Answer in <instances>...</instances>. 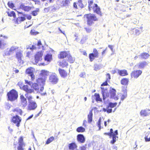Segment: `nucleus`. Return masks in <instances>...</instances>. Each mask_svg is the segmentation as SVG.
Returning a JSON list of instances; mask_svg holds the SVG:
<instances>
[{"mask_svg": "<svg viewBox=\"0 0 150 150\" xmlns=\"http://www.w3.org/2000/svg\"><path fill=\"white\" fill-rule=\"evenodd\" d=\"M102 93L103 97V100H104L107 97L113 98L115 100H117L118 99V97L116 95V90L112 88L110 90V93L109 94L108 93V90L104 88H101Z\"/></svg>", "mask_w": 150, "mask_h": 150, "instance_id": "obj_1", "label": "nucleus"}, {"mask_svg": "<svg viewBox=\"0 0 150 150\" xmlns=\"http://www.w3.org/2000/svg\"><path fill=\"white\" fill-rule=\"evenodd\" d=\"M23 88V90L25 91L26 93L25 94V96L27 98L29 103L33 101L32 100L33 99V97L31 94L33 92V90L29 88V87L27 85L24 86Z\"/></svg>", "mask_w": 150, "mask_h": 150, "instance_id": "obj_2", "label": "nucleus"}, {"mask_svg": "<svg viewBox=\"0 0 150 150\" xmlns=\"http://www.w3.org/2000/svg\"><path fill=\"white\" fill-rule=\"evenodd\" d=\"M9 100L12 101L17 99L18 97V93L15 90H12L7 93Z\"/></svg>", "mask_w": 150, "mask_h": 150, "instance_id": "obj_3", "label": "nucleus"}, {"mask_svg": "<svg viewBox=\"0 0 150 150\" xmlns=\"http://www.w3.org/2000/svg\"><path fill=\"white\" fill-rule=\"evenodd\" d=\"M86 18L87 19V23L91 25L93 22L98 20V18L93 14L90 13L86 15Z\"/></svg>", "mask_w": 150, "mask_h": 150, "instance_id": "obj_4", "label": "nucleus"}, {"mask_svg": "<svg viewBox=\"0 0 150 150\" xmlns=\"http://www.w3.org/2000/svg\"><path fill=\"white\" fill-rule=\"evenodd\" d=\"M34 71L35 69L32 67L28 68L26 70V73L28 74L29 76H30L32 80H34L35 78V76L33 74Z\"/></svg>", "mask_w": 150, "mask_h": 150, "instance_id": "obj_5", "label": "nucleus"}, {"mask_svg": "<svg viewBox=\"0 0 150 150\" xmlns=\"http://www.w3.org/2000/svg\"><path fill=\"white\" fill-rule=\"evenodd\" d=\"M142 72L140 70H134L132 71L131 74V78H134V79H137L139 76H140Z\"/></svg>", "mask_w": 150, "mask_h": 150, "instance_id": "obj_6", "label": "nucleus"}, {"mask_svg": "<svg viewBox=\"0 0 150 150\" xmlns=\"http://www.w3.org/2000/svg\"><path fill=\"white\" fill-rule=\"evenodd\" d=\"M23 56L22 52L19 51L16 53V57L18 60V62L20 64V65L23 63V61L22 59Z\"/></svg>", "mask_w": 150, "mask_h": 150, "instance_id": "obj_7", "label": "nucleus"}, {"mask_svg": "<svg viewBox=\"0 0 150 150\" xmlns=\"http://www.w3.org/2000/svg\"><path fill=\"white\" fill-rule=\"evenodd\" d=\"M43 54V52L42 51L37 52L35 56V62L36 64L39 61L42 59V57Z\"/></svg>", "mask_w": 150, "mask_h": 150, "instance_id": "obj_8", "label": "nucleus"}, {"mask_svg": "<svg viewBox=\"0 0 150 150\" xmlns=\"http://www.w3.org/2000/svg\"><path fill=\"white\" fill-rule=\"evenodd\" d=\"M21 118L19 116L16 115L15 116H13L12 118V121L15 124H16V126L19 127L20 125V123L21 121Z\"/></svg>", "mask_w": 150, "mask_h": 150, "instance_id": "obj_9", "label": "nucleus"}, {"mask_svg": "<svg viewBox=\"0 0 150 150\" xmlns=\"http://www.w3.org/2000/svg\"><path fill=\"white\" fill-rule=\"evenodd\" d=\"M58 79L55 74L51 75L49 78V81L54 84H56L58 82Z\"/></svg>", "mask_w": 150, "mask_h": 150, "instance_id": "obj_10", "label": "nucleus"}, {"mask_svg": "<svg viewBox=\"0 0 150 150\" xmlns=\"http://www.w3.org/2000/svg\"><path fill=\"white\" fill-rule=\"evenodd\" d=\"M93 53L90 54L89 55V58L91 62L94 59V57H98V52L96 48L93 49Z\"/></svg>", "mask_w": 150, "mask_h": 150, "instance_id": "obj_11", "label": "nucleus"}, {"mask_svg": "<svg viewBox=\"0 0 150 150\" xmlns=\"http://www.w3.org/2000/svg\"><path fill=\"white\" fill-rule=\"evenodd\" d=\"M93 9L94 13L100 16H102V13L100 11V8L96 4H94V6H93Z\"/></svg>", "mask_w": 150, "mask_h": 150, "instance_id": "obj_12", "label": "nucleus"}, {"mask_svg": "<svg viewBox=\"0 0 150 150\" xmlns=\"http://www.w3.org/2000/svg\"><path fill=\"white\" fill-rule=\"evenodd\" d=\"M141 116L143 117H146L150 115V110L146 109L142 110L140 112Z\"/></svg>", "mask_w": 150, "mask_h": 150, "instance_id": "obj_13", "label": "nucleus"}, {"mask_svg": "<svg viewBox=\"0 0 150 150\" xmlns=\"http://www.w3.org/2000/svg\"><path fill=\"white\" fill-rule=\"evenodd\" d=\"M37 104L34 101L31 102L29 103L28 109L29 110H34L37 107Z\"/></svg>", "mask_w": 150, "mask_h": 150, "instance_id": "obj_14", "label": "nucleus"}, {"mask_svg": "<svg viewBox=\"0 0 150 150\" xmlns=\"http://www.w3.org/2000/svg\"><path fill=\"white\" fill-rule=\"evenodd\" d=\"M20 99L21 105L23 107H25L27 104L26 98L23 95H22L20 96Z\"/></svg>", "mask_w": 150, "mask_h": 150, "instance_id": "obj_15", "label": "nucleus"}, {"mask_svg": "<svg viewBox=\"0 0 150 150\" xmlns=\"http://www.w3.org/2000/svg\"><path fill=\"white\" fill-rule=\"evenodd\" d=\"M46 79L45 77H41L38 78L37 79V83L41 86L45 85Z\"/></svg>", "mask_w": 150, "mask_h": 150, "instance_id": "obj_16", "label": "nucleus"}, {"mask_svg": "<svg viewBox=\"0 0 150 150\" xmlns=\"http://www.w3.org/2000/svg\"><path fill=\"white\" fill-rule=\"evenodd\" d=\"M58 71L61 77L65 78L67 76V73L64 70L59 68L58 69Z\"/></svg>", "mask_w": 150, "mask_h": 150, "instance_id": "obj_17", "label": "nucleus"}, {"mask_svg": "<svg viewBox=\"0 0 150 150\" xmlns=\"http://www.w3.org/2000/svg\"><path fill=\"white\" fill-rule=\"evenodd\" d=\"M148 65V63L145 61L141 62L137 64L139 68L140 69H143Z\"/></svg>", "mask_w": 150, "mask_h": 150, "instance_id": "obj_18", "label": "nucleus"}, {"mask_svg": "<svg viewBox=\"0 0 150 150\" xmlns=\"http://www.w3.org/2000/svg\"><path fill=\"white\" fill-rule=\"evenodd\" d=\"M78 141L81 143H84L85 141L84 137L82 134H79L77 136Z\"/></svg>", "mask_w": 150, "mask_h": 150, "instance_id": "obj_19", "label": "nucleus"}, {"mask_svg": "<svg viewBox=\"0 0 150 150\" xmlns=\"http://www.w3.org/2000/svg\"><path fill=\"white\" fill-rule=\"evenodd\" d=\"M40 74L42 77H45L46 79L47 76L49 75V72L47 70H42Z\"/></svg>", "mask_w": 150, "mask_h": 150, "instance_id": "obj_20", "label": "nucleus"}, {"mask_svg": "<svg viewBox=\"0 0 150 150\" xmlns=\"http://www.w3.org/2000/svg\"><path fill=\"white\" fill-rule=\"evenodd\" d=\"M140 56L141 59H147L149 57L150 55L147 53L144 52L141 53Z\"/></svg>", "mask_w": 150, "mask_h": 150, "instance_id": "obj_21", "label": "nucleus"}, {"mask_svg": "<svg viewBox=\"0 0 150 150\" xmlns=\"http://www.w3.org/2000/svg\"><path fill=\"white\" fill-rule=\"evenodd\" d=\"M69 52H61L58 55V57L60 58H63L66 56L67 57Z\"/></svg>", "mask_w": 150, "mask_h": 150, "instance_id": "obj_22", "label": "nucleus"}, {"mask_svg": "<svg viewBox=\"0 0 150 150\" xmlns=\"http://www.w3.org/2000/svg\"><path fill=\"white\" fill-rule=\"evenodd\" d=\"M20 7L21 8L24 10L25 11H28L31 9V7L29 6H26L22 4L20 6Z\"/></svg>", "mask_w": 150, "mask_h": 150, "instance_id": "obj_23", "label": "nucleus"}, {"mask_svg": "<svg viewBox=\"0 0 150 150\" xmlns=\"http://www.w3.org/2000/svg\"><path fill=\"white\" fill-rule=\"evenodd\" d=\"M117 71L118 73L120 76H125L128 74L127 71L126 70H117Z\"/></svg>", "mask_w": 150, "mask_h": 150, "instance_id": "obj_24", "label": "nucleus"}, {"mask_svg": "<svg viewBox=\"0 0 150 150\" xmlns=\"http://www.w3.org/2000/svg\"><path fill=\"white\" fill-rule=\"evenodd\" d=\"M144 139L146 142L150 141V132H146L144 137Z\"/></svg>", "mask_w": 150, "mask_h": 150, "instance_id": "obj_25", "label": "nucleus"}, {"mask_svg": "<svg viewBox=\"0 0 150 150\" xmlns=\"http://www.w3.org/2000/svg\"><path fill=\"white\" fill-rule=\"evenodd\" d=\"M124 93L122 94L121 99V100H123L127 97V91L126 89L125 88L123 90Z\"/></svg>", "mask_w": 150, "mask_h": 150, "instance_id": "obj_26", "label": "nucleus"}, {"mask_svg": "<svg viewBox=\"0 0 150 150\" xmlns=\"http://www.w3.org/2000/svg\"><path fill=\"white\" fill-rule=\"evenodd\" d=\"M77 146L74 143H71L69 145V149L71 150H74L76 148Z\"/></svg>", "mask_w": 150, "mask_h": 150, "instance_id": "obj_27", "label": "nucleus"}, {"mask_svg": "<svg viewBox=\"0 0 150 150\" xmlns=\"http://www.w3.org/2000/svg\"><path fill=\"white\" fill-rule=\"evenodd\" d=\"M25 18L24 17H18L16 19V22L18 24L21 23V22L25 20Z\"/></svg>", "mask_w": 150, "mask_h": 150, "instance_id": "obj_28", "label": "nucleus"}, {"mask_svg": "<svg viewBox=\"0 0 150 150\" xmlns=\"http://www.w3.org/2000/svg\"><path fill=\"white\" fill-rule=\"evenodd\" d=\"M67 57L68 58V61L70 63H73L74 61L75 60V58H74L72 57L70 54L69 53L67 56Z\"/></svg>", "mask_w": 150, "mask_h": 150, "instance_id": "obj_29", "label": "nucleus"}, {"mask_svg": "<svg viewBox=\"0 0 150 150\" xmlns=\"http://www.w3.org/2000/svg\"><path fill=\"white\" fill-rule=\"evenodd\" d=\"M52 55L50 54H47L45 57V60L48 62H50L52 59Z\"/></svg>", "mask_w": 150, "mask_h": 150, "instance_id": "obj_30", "label": "nucleus"}, {"mask_svg": "<svg viewBox=\"0 0 150 150\" xmlns=\"http://www.w3.org/2000/svg\"><path fill=\"white\" fill-rule=\"evenodd\" d=\"M129 79L127 78H124L121 81V83L123 85H127L128 84Z\"/></svg>", "mask_w": 150, "mask_h": 150, "instance_id": "obj_31", "label": "nucleus"}, {"mask_svg": "<svg viewBox=\"0 0 150 150\" xmlns=\"http://www.w3.org/2000/svg\"><path fill=\"white\" fill-rule=\"evenodd\" d=\"M59 64L60 66L63 67H64L67 66L68 65V63L66 61L64 60L62 62H60Z\"/></svg>", "mask_w": 150, "mask_h": 150, "instance_id": "obj_32", "label": "nucleus"}, {"mask_svg": "<svg viewBox=\"0 0 150 150\" xmlns=\"http://www.w3.org/2000/svg\"><path fill=\"white\" fill-rule=\"evenodd\" d=\"M93 113L92 111H90L88 115V122L89 123H91L92 121V117Z\"/></svg>", "mask_w": 150, "mask_h": 150, "instance_id": "obj_33", "label": "nucleus"}, {"mask_svg": "<svg viewBox=\"0 0 150 150\" xmlns=\"http://www.w3.org/2000/svg\"><path fill=\"white\" fill-rule=\"evenodd\" d=\"M32 87L36 91H39V86L36 83H33L32 85Z\"/></svg>", "mask_w": 150, "mask_h": 150, "instance_id": "obj_34", "label": "nucleus"}, {"mask_svg": "<svg viewBox=\"0 0 150 150\" xmlns=\"http://www.w3.org/2000/svg\"><path fill=\"white\" fill-rule=\"evenodd\" d=\"M18 47L17 46H12L10 48L9 52L10 53H12L15 50L18 49Z\"/></svg>", "mask_w": 150, "mask_h": 150, "instance_id": "obj_35", "label": "nucleus"}, {"mask_svg": "<svg viewBox=\"0 0 150 150\" xmlns=\"http://www.w3.org/2000/svg\"><path fill=\"white\" fill-rule=\"evenodd\" d=\"M43 86H41V88L40 89L39 88V91H38L37 92H39L41 94L42 96H44L46 94L45 92H42V91L43 90L44 88Z\"/></svg>", "mask_w": 150, "mask_h": 150, "instance_id": "obj_36", "label": "nucleus"}, {"mask_svg": "<svg viewBox=\"0 0 150 150\" xmlns=\"http://www.w3.org/2000/svg\"><path fill=\"white\" fill-rule=\"evenodd\" d=\"M85 129L82 127H78L76 129V131L78 132H84Z\"/></svg>", "mask_w": 150, "mask_h": 150, "instance_id": "obj_37", "label": "nucleus"}, {"mask_svg": "<svg viewBox=\"0 0 150 150\" xmlns=\"http://www.w3.org/2000/svg\"><path fill=\"white\" fill-rule=\"evenodd\" d=\"M94 96L96 97V101H102V99L100 98V95L99 94L95 93V94L94 95Z\"/></svg>", "mask_w": 150, "mask_h": 150, "instance_id": "obj_38", "label": "nucleus"}, {"mask_svg": "<svg viewBox=\"0 0 150 150\" xmlns=\"http://www.w3.org/2000/svg\"><path fill=\"white\" fill-rule=\"evenodd\" d=\"M69 2V1L67 0L63 1L62 3L61 4V6H67Z\"/></svg>", "mask_w": 150, "mask_h": 150, "instance_id": "obj_39", "label": "nucleus"}, {"mask_svg": "<svg viewBox=\"0 0 150 150\" xmlns=\"http://www.w3.org/2000/svg\"><path fill=\"white\" fill-rule=\"evenodd\" d=\"M54 139V137H51L50 138H48L47 140L46 144H48L51 142H52Z\"/></svg>", "mask_w": 150, "mask_h": 150, "instance_id": "obj_40", "label": "nucleus"}, {"mask_svg": "<svg viewBox=\"0 0 150 150\" xmlns=\"http://www.w3.org/2000/svg\"><path fill=\"white\" fill-rule=\"evenodd\" d=\"M112 140L111 141V143L113 144L115 142L116 140H117L118 137L116 136H112Z\"/></svg>", "mask_w": 150, "mask_h": 150, "instance_id": "obj_41", "label": "nucleus"}, {"mask_svg": "<svg viewBox=\"0 0 150 150\" xmlns=\"http://www.w3.org/2000/svg\"><path fill=\"white\" fill-rule=\"evenodd\" d=\"M13 111L16 112L18 113L20 115H21L22 113V110L18 108H16L13 110Z\"/></svg>", "mask_w": 150, "mask_h": 150, "instance_id": "obj_42", "label": "nucleus"}, {"mask_svg": "<svg viewBox=\"0 0 150 150\" xmlns=\"http://www.w3.org/2000/svg\"><path fill=\"white\" fill-rule=\"evenodd\" d=\"M8 14L9 16H13L14 18H15L16 17L15 13L13 11L11 12L10 13L9 12H8Z\"/></svg>", "mask_w": 150, "mask_h": 150, "instance_id": "obj_43", "label": "nucleus"}, {"mask_svg": "<svg viewBox=\"0 0 150 150\" xmlns=\"http://www.w3.org/2000/svg\"><path fill=\"white\" fill-rule=\"evenodd\" d=\"M117 104V103H110L109 104V107H110L111 108H113L116 106Z\"/></svg>", "mask_w": 150, "mask_h": 150, "instance_id": "obj_44", "label": "nucleus"}, {"mask_svg": "<svg viewBox=\"0 0 150 150\" xmlns=\"http://www.w3.org/2000/svg\"><path fill=\"white\" fill-rule=\"evenodd\" d=\"M23 139L21 137L19 139V146H22Z\"/></svg>", "mask_w": 150, "mask_h": 150, "instance_id": "obj_45", "label": "nucleus"}, {"mask_svg": "<svg viewBox=\"0 0 150 150\" xmlns=\"http://www.w3.org/2000/svg\"><path fill=\"white\" fill-rule=\"evenodd\" d=\"M101 117H100L98 120V121L97 123V125L98 127H99V129L98 130H100L101 129V126H100V122H101Z\"/></svg>", "mask_w": 150, "mask_h": 150, "instance_id": "obj_46", "label": "nucleus"}, {"mask_svg": "<svg viewBox=\"0 0 150 150\" xmlns=\"http://www.w3.org/2000/svg\"><path fill=\"white\" fill-rule=\"evenodd\" d=\"M94 69L97 71L100 69L99 66L97 64H95L94 65Z\"/></svg>", "mask_w": 150, "mask_h": 150, "instance_id": "obj_47", "label": "nucleus"}, {"mask_svg": "<svg viewBox=\"0 0 150 150\" xmlns=\"http://www.w3.org/2000/svg\"><path fill=\"white\" fill-rule=\"evenodd\" d=\"M8 4L9 7L11 8H13L14 6L13 4L11 2H8Z\"/></svg>", "mask_w": 150, "mask_h": 150, "instance_id": "obj_48", "label": "nucleus"}, {"mask_svg": "<svg viewBox=\"0 0 150 150\" xmlns=\"http://www.w3.org/2000/svg\"><path fill=\"white\" fill-rule=\"evenodd\" d=\"M106 78H107L106 81H109V80L110 79V75L109 74H108L106 75Z\"/></svg>", "mask_w": 150, "mask_h": 150, "instance_id": "obj_49", "label": "nucleus"}, {"mask_svg": "<svg viewBox=\"0 0 150 150\" xmlns=\"http://www.w3.org/2000/svg\"><path fill=\"white\" fill-rule=\"evenodd\" d=\"M30 33L32 35H36L38 33L37 32H35L34 30H31Z\"/></svg>", "mask_w": 150, "mask_h": 150, "instance_id": "obj_50", "label": "nucleus"}, {"mask_svg": "<svg viewBox=\"0 0 150 150\" xmlns=\"http://www.w3.org/2000/svg\"><path fill=\"white\" fill-rule=\"evenodd\" d=\"M81 77L84 78L85 76V73L84 72L81 73L79 75Z\"/></svg>", "mask_w": 150, "mask_h": 150, "instance_id": "obj_51", "label": "nucleus"}, {"mask_svg": "<svg viewBox=\"0 0 150 150\" xmlns=\"http://www.w3.org/2000/svg\"><path fill=\"white\" fill-rule=\"evenodd\" d=\"M86 145H85V146H81L80 147V150H86Z\"/></svg>", "mask_w": 150, "mask_h": 150, "instance_id": "obj_52", "label": "nucleus"}, {"mask_svg": "<svg viewBox=\"0 0 150 150\" xmlns=\"http://www.w3.org/2000/svg\"><path fill=\"white\" fill-rule=\"evenodd\" d=\"M118 135L117 130H116L114 133L113 132L112 136H116Z\"/></svg>", "mask_w": 150, "mask_h": 150, "instance_id": "obj_53", "label": "nucleus"}, {"mask_svg": "<svg viewBox=\"0 0 150 150\" xmlns=\"http://www.w3.org/2000/svg\"><path fill=\"white\" fill-rule=\"evenodd\" d=\"M32 14L33 16H36L38 14L37 11H33L32 12Z\"/></svg>", "mask_w": 150, "mask_h": 150, "instance_id": "obj_54", "label": "nucleus"}, {"mask_svg": "<svg viewBox=\"0 0 150 150\" xmlns=\"http://www.w3.org/2000/svg\"><path fill=\"white\" fill-rule=\"evenodd\" d=\"M135 33L137 35H139L140 34V32L139 30L138 29H135Z\"/></svg>", "mask_w": 150, "mask_h": 150, "instance_id": "obj_55", "label": "nucleus"}, {"mask_svg": "<svg viewBox=\"0 0 150 150\" xmlns=\"http://www.w3.org/2000/svg\"><path fill=\"white\" fill-rule=\"evenodd\" d=\"M35 48H36V47L35 46L33 45H32L31 47H30V49L32 50L35 49Z\"/></svg>", "mask_w": 150, "mask_h": 150, "instance_id": "obj_56", "label": "nucleus"}, {"mask_svg": "<svg viewBox=\"0 0 150 150\" xmlns=\"http://www.w3.org/2000/svg\"><path fill=\"white\" fill-rule=\"evenodd\" d=\"M25 82L27 83L30 86H31V85H32V84H33L30 81H25Z\"/></svg>", "mask_w": 150, "mask_h": 150, "instance_id": "obj_57", "label": "nucleus"}, {"mask_svg": "<svg viewBox=\"0 0 150 150\" xmlns=\"http://www.w3.org/2000/svg\"><path fill=\"white\" fill-rule=\"evenodd\" d=\"M108 47L111 50L112 52L113 50V46L110 45H109Z\"/></svg>", "mask_w": 150, "mask_h": 150, "instance_id": "obj_58", "label": "nucleus"}, {"mask_svg": "<svg viewBox=\"0 0 150 150\" xmlns=\"http://www.w3.org/2000/svg\"><path fill=\"white\" fill-rule=\"evenodd\" d=\"M107 81L106 80V81L103 83L102 84H101V86H106L108 85V83H107Z\"/></svg>", "mask_w": 150, "mask_h": 150, "instance_id": "obj_59", "label": "nucleus"}, {"mask_svg": "<svg viewBox=\"0 0 150 150\" xmlns=\"http://www.w3.org/2000/svg\"><path fill=\"white\" fill-rule=\"evenodd\" d=\"M50 10V9L49 8H45L44 9V11H45V12H47L49 11Z\"/></svg>", "mask_w": 150, "mask_h": 150, "instance_id": "obj_60", "label": "nucleus"}, {"mask_svg": "<svg viewBox=\"0 0 150 150\" xmlns=\"http://www.w3.org/2000/svg\"><path fill=\"white\" fill-rule=\"evenodd\" d=\"M18 150H23V149L22 148V146H19L18 148Z\"/></svg>", "mask_w": 150, "mask_h": 150, "instance_id": "obj_61", "label": "nucleus"}, {"mask_svg": "<svg viewBox=\"0 0 150 150\" xmlns=\"http://www.w3.org/2000/svg\"><path fill=\"white\" fill-rule=\"evenodd\" d=\"M79 6H80V7L81 8H82L83 7V5L82 4V2L79 3Z\"/></svg>", "mask_w": 150, "mask_h": 150, "instance_id": "obj_62", "label": "nucleus"}, {"mask_svg": "<svg viewBox=\"0 0 150 150\" xmlns=\"http://www.w3.org/2000/svg\"><path fill=\"white\" fill-rule=\"evenodd\" d=\"M112 111V109H109L107 110V112L108 113L111 112Z\"/></svg>", "mask_w": 150, "mask_h": 150, "instance_id": "obj_63", "label": "nucleus"}, {"mask_svg": "<svg viewBox=\"0 0 150 150\" xmlns=\"http://www.w3.org/2000/svg\"><path fill=\"white\" fill-rule=\"evenodd\" d=\"M41 45H42L41 42L40 41H39L38 43V46H40Z\"/></svg>", "mask_w": 150, "mask_h": 150, "instance_id": "obj_64", "label": "nucleus"}]
</instances>
